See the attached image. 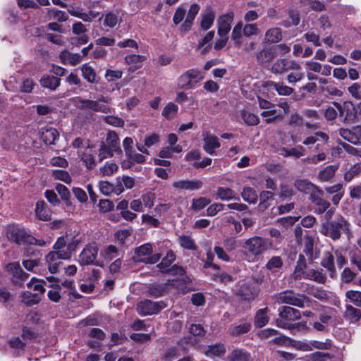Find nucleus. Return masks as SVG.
<instances>
[{
    "label": "nucleus",
    "instance_id": "1",
    "mask_svg": "<svg viewBox=\"0 0 361 361\" xmlns=\"http://www.w3.org/2000/svg\"><path fill=\"white\" fill-rule=\"evenodd\" d=\"M320 233L334 241L339 240L342 235L350 239L352 236L351 225L343 216L339 215L333 220L323 223Z\"/></svg>",
    "mask_w": 361,
    "mask_h": 361
},
{
    "label": "nucleus",
    "instance_id": "2",
    "mask_svg": "<svg viewBox=\"0 0 361 361\" xmlns=\"http://www.w3.org/2000/svg\"><path fill=\"white\" fill-rule=\"evenodd\" d=\"M7 238L13 243L18 245H32L39 247H44L47 243L43 239H36L31 234L27 233L24 227L19 225H11L7 229Z\"/></svg>",
    "mask_w": 361,
    "mask_h": 361
},
{
    "label": "nucleus",
    "instance_id": "3",
    "mask_svg": "<svg viewBox=\"0 0 361 361\" xmlns=\"http://www.w3.org/2000/svg\"><path fill=\"white\" fill-rule=\"evenodd\" d=\"M301 314L299 310L290 306H283L279 312V317L276 320L278 327L290 329L294 328L291 322L299 319Z\"/></svg>",
    "mask_w": 361,
    "mask_h": 361
},
{
    "label": "nucleus",
    "instance_id": "4",
    "mask_svg": "<svg viewBox=\"0 0 361 361\" xmlns=\"http://www.w3.org/2000/svg\"><path fill=\"white\" fill-rule=\"evenodd\" d=\"M99 248L96 243L87 244L78 256V263L81 266L95 265L101 267L102 264L97 261Z\"/></svg>",
    "mask_w": 361,
    "mask_h": 361
},
{
    "label": "nucleus",
    "instance_id": "5",
    "mask_svg": "<svg viewBox=\"0 0 361 361\" xmlns=\"http://www.w3.org/2000/svg\"><path fill=\"white\" fill-rule=\"evenodd\" d=\"M274 299L279 304L286 303L298 307H304L305 300H308L305 295L296 294L292 290H286L276 294Z\"/></svg>",
    "mask_w": 361,
    "mask_h": 361
},
{
    "label": "nucleus",
    "instance_id": "6",
    "mask_svg": "<svg viewBox=\"0 0 361 361\" xmlns=\"http://www.w3.org/2000/svg\"><path fill=\"white\" fill-rule=\"evenodd\" d=\"M271 246V243L259 236L252 237L245 242L244 248L251 255L257 256L268 250Z\"/></svg>",
    "mask_w": 361,
    "mask_h": 361
},
{
    "label": "nucleus",
    "instance_id": "7",
    "mask_svg": "<svg viewBox=\"0 0 361 361\" xmlns=\"http://www.w3.org/2000/svg\"><path fill=\"white\" fill-rule=\"evenodd\" d=\"M203 76L197 69H190L183 73L178 78V85L184 90H190L195 87V84L202 80Z\"/></svg>",
    "mask_w": 361,
    "mask_h": 361
},
{
    "label": "nucleus",
    "instance_id": "8",
    "mask_svg": "<svg viewBox=\"0 0 361 361\" xmlns=\"http://www.w3.org/2000/svg\"><path fill=\"white\" fill-rule=\"evenodd\" d=\"M166 305L164 302H153L149 300L140 301L137 305V311L141 316L157 314L164 309Z\"/></svg>",
    "mask_w": 361,
    "mask_h": 361
},
{
    "label": "nucleus",
    "instance_id": "9",
    "mask_svg": "<svg viewBox=\"0 0 361 361\" xmlns=\"http://www.w3.org/2000/svg\"><path fill=\"white\" fill-rule=\"evenodd\" d=\"M334 106L338 110L339 116L343 118L344 123H351L356 118V110L353 104L350 102H345L343 104L333 102Z\"/></svg>",
    "mask_w": 361,
    "mask_h": 361
},
{
    "label": "nucleus",
    "instance_id": "10",
    "mask_svg": "<svg viewBox=\"0 0 361 361\" xmlns=\"http://www.w3.org/2000/svg\"><path fill=\"white\" fill-rule=\"evenodd\" d=\"M234 13L233 11L220 16L217 19V33L221 37H225L231 30V25L233 20Z\"/></svg>",
    "mask_w": 361,
    "mask_h": 361
},
{
    "label": "nucleus",
    "instance_id": "11",
    "mask_svg": "<svg viewBox=\"0 0 361 361\" xmlns=\"http://www.w3.org/2000/svg\"><path fill=\"white\" fill-rule=\"evenodd\" d=\"M202 185V181L198 179L179 180L173 183V188L186 190H197L200 189Z\"/></svg>",
    "mask_w": 361,
    "mask_h": 361
},
{
    "label": "nucleus",
    "instance_id": "12",
    "mask_svg": "<svg viewBox=\"0 0 361 361\" xmlns=\"http://www.w3.org/2000/svg\"><path fill=\"white\" fill-rule=\"evenodd\" d=\"M215 11L210 6H207L201 13L200 27L203 30H209L214 24Z\"/></svg>",
    "mask_w": 361,
    "mask_h": 361
},
{
    "label": "nucleus",
    "instance_id": "13",
    "mask_svg": "<svg viewBox=\"0 0 361 361\" xmlns=\"http://www.w3.org/2000/svg\"><path fill=\"white\" fill-rule=\"evenodd\" d=\"M199 4L195 3L192 4L187 13L186 18L183 23L180 25V30L181 32H188L191 29L193 20L200 11Z\"/></svg>",
    "mask_w": 361,
    "mask_h": 361
},
{
    "label": "nucleus",
    "instance_id": "14",
    "mask_svg": "<svg viewBox=\"0 0 361 361\" xmlns=\"http://www.w3.org/2000/svg\"><path fill=\"white\" fill-rule=\"evenodd\" d=\"M99 21L102 23L104 27L113 28L121 23V18L118 16V13L107 11L99 17Z\"/></svg>",
    "mask_w": 361,
    "mask_h": 361
},
{
    "label": "nucleus",
    "instance_id": "15",
    "mask_svg": "<svg viewBox=\"0 0 361 361\" xmlns=\"http://www.w3.org/2000/svg\"><path fill=\"white\" fill-rule=\"evenodd\" d=\"M322 195L321 190H317V193L312 192L310 195V200L317 207L316 212L319 214H323L330 207V203L321 197Z\"/></svg>",
    "mask_w": 361,
    "mask_h": 361
},
{
    "label": "nucleus",
    "instance_id": "16",
    "mask_svg": "<svg viewBox=\"0 0 361 361\" xmlns=\"http://www.w3.org/2000/svg\"><path fill=\"white\" fill-rule=\"evenodd\" d=\"M60 259H63L59 252H49L46 256V261L48 264V269L52 274L56 273L59 271L60 265L62 262Z\"/></svg>",
    "mask_w": 361,
    "mask_h": 361
},
{
    "label": "nucleus",
    "instance_id": "17",
    "mask_svg": "<svg viewBox=\"0 0 361 361\" xmlns=\"http://www.w3.org/2000/svg\"><path fill=\"white\" fill-rule=\"evenodd\" d=\"M72 102L79 109L90 110L96 112L99 101L83 99L80 97H76L72 99Z\"/></svg>",
    "mask_w": 361,
    "mask_h": 361
},
{
    "label": "nucleus",
    "instance_id": "18",
    "mask_svg": "<svg viewBox=\"0 0 361 361\" xmlns=\"http://www.w3.org/2000/svg\"><path fill=\"white\" fill-rule=\"evenodd\" d=\"M275 57V52L271 47H264L256 53V60L259 65L269 63Z\"/></svg>",
    "mask_w": 361,
    "mask_h": 361
},
{
    "label": "nucleus",
    "instance_id": "19",
    "mask_svg": "<svg viewBox=\"0 0 361 361\" xmlns=\"http://www.w3.org/2000/svg\"><path fill=\"white\" fill-rule=\"evenodd\" d=\"M203 141V148L209 154H214L215 149L219 148L221 146L218 137L214 135H207L204 137Z\"/></svg>",
    "mask_w": 361,
    "mask_h": 361
},
{
    "label": "nucleus",
    "instance_id": "20",
    "mask_svg": "<svg viewBox=\"0 0 361 361\" xmlns=\"http://www.w3.org/2000/svg\"><path fill=\"white\" fill-rule=\"evenodd\" d=\"M6 269L9 271L14 278L25 281L29 276L28 274L25 273L20 267L19 262H13L6 265Z\"/></svg>",
    "mask_w": 361,
    "mask_h": 361
},
{
    "label": "nucleus",
    "instance_id": "21",
    "mask_svg": "<svg viewBox=\"0 0 361 361\" xmlns=\"http://www.w3.org/2000/svg\"><path fill=\"white\" fill-rule=\"evenodd\" d=\"M257 293L252 288L246 283L242 284L236 291V295L243 300L250 301L253 300Z\"/></svg>",
    "mask_w": 361,
    "mask_h": 361
},
{
    "label": "nucleus",
    "instance_id": "22",
    "mask_svg": "<svg viewBox=\"0 0 361 361\" xmlns=\"http://www.w3.org/2000/svg\"><path fill=\"white\" fill-rule=\"evenodd\" d=\"M61 61L64 63H69L71 66H75L82 60V56L79 54H73L67 50L61 52L59 55Z\"/></svg>",
    "mask_w": 361,
    "mask_h": 361
},
{
    "label": "nucleus",
    "instance_id": "23",
    "mask_svg": "<svg viewBox=\"0 0 361 361\" xmlns=\"http://www.w3.org/2000/svg\"><path fill=\"white\" fill-rule=\"evenodd\" d=\"M268 312L269 309L267 307L259 309L257 311L254 319V325L256 328H262L269 322Z\"/></svg>",
    "mask_w": 361,
    "mask_h": 361
},
{
    "label": "nucleus",
    "instance_id": "24",
    "mask_svg": "<svg viewBox=\"0 0 361 361\" xmlns=\"http://www.w3.org/2000/svg\"><path fill=\"white\" fill-rule=\"evenodd\" d=\"M343 317L351 323H355L361 318V311L351 305H346Z\"/></svg>",
    "mask_w": 361,
    "mask_h": 361
},
{
    "label": "nucleus",
    "instance_id": "25",
    "mask_svg": "<svg viewBox=\"0 0 361 361\" xmlns=\"http://www.w3.org/2000/svg\"><path fill=\"white\" fill-rule=\"evenodd\" d=\"M282 39L281 30L273 27L267 30L264 34V41L267 43H277Z\"/></svg>",
    "mask_w": 361,
    "mask_h": 361
},
{
    "label": "nucleus",
    "instance_id": "26",
    "mask_svg": "<svg viewBox=\"0 0 361 361\" xmlns=\"http://www.w3.org/2000/svg\"><path fill=\"white\" fill-rule=\"evenodd\" d=\"M216 195L220 200L224 201L240 200L235 192L229 188L218 187L216 190Z\"/></svg>",
    "mask_w": 361,
    "mask_h": 361
},
{
    "label": "nucleus",
    "instance_id": "27",
    "mask_svg": "<svg viewBox=\"0 0 361 361\" xmlns=\"http://www.w3.org/2000/svg\"><path fill=\"white\" fill-rule=\"evenodd\" d=\"M59 136L56 129L54 128H47L42 129V139L47 145H53L54 141Z\"/></svg>",
    "mask_w": 361,
    "mask_h": 361
},
{
    "label": "nucleus",
    "instance_id": "28",
    "mask_svg": "<svg viewBox=\"0 0 361 361\" xmlns=\"http://www.w3.org/2000/svg\"><path fill=\"white\" fill-rule=\"evenodd\" d=\"M322 140L324 142H327L329 140V135L322 131H317L313 135L306 137L302 144L305 146H309L315 144L317 141Z\"/></svg>",
    "mask_w": 361,
    "mask_h": 361
},
{
    "label": "nucleus",
    "instance_id": "29",
    "mask_svg": "<svg viewBox=\"0 0 361 361\" xmlns=\"http://www.w3.org/2000/svg\"><path fill=\"white\" fill-rule=\"evenodd\" d=\"M267 85L275 90L279 95L289 96L293 92V88L283 85V82H276L274 81H269Z\"/></svg>",
    "mask_w": 361,
    "mask_h": 361
},
{
    "label": "nucleus",
    "instance_id": "30",
    "mask_svg": "<svg viewBox=\"0 0 361 361\" xmlns=\"http://www.w3.org/2000/svg\"><path fill=\"white\" fill-rule=\"evenodd\" d=\"M44 201H38L36 204L35 213L39 219L42 221H49L51 219V212L45 207Z\"/></svg>",
    "mask_w": 361,
    "mask_h": 361
},
{
    "label": "nucleus",
    "instance_id": "31",
    "mask_svg": "<svg viewBox=\"0 0 361 361\" xmlns=\"http://www.w3.org/2000/svg\"><path fill=\"white\" fill-rule=\"evenodd\" d=\"M338 169V165L337 164L327 166L319 171L318 178L323 182L328 181L334 176Z\"/></svg>",
    "mask_w": 361,
    "mask_h": 361
},
{
    "label": "nucleus",
    "instance_id": "32",
    "mask_svg": "<svg viewBox=\"0 0 361 361\" xmlns=\"http://www.w3.org/2000/svg\"><path fill=\"white\" fill-rule=\"evenodd\" d=\"M322 265L330 272V276L333 278L335 275L336 269L334 266V256L331 252H326L324 254Z\"/></svg>",
    "mask_w": 361,
    "mask_h": 361
},
{
    "label": "nucleus",
    "instance_id": "33",
    "mask_svg": "<svg viewBox=\"0 0 361 361\" xmlns=\"http://www.w3.org/2000/svg\"><path fill=\"white\" fill-rule=\"evenodd\" d=\"M229 361H250V355L243 349H234L228 356Z\"/></svg>",
    "mask_w": 361,
    "mask_h": 361
},
{
    "label": "nucleus",
    "instance_id": "34",
    "mask_svg": "<svg viewBox=\"0 0 361 361\" xmlns=\"http://www.w3.org/2000/svg\"><path fill=\"white\" fill-rule=\"evenodd\" d=\"M205 355L207 357H222L226 353V348L221 343H217L208 346L207 350L205 351Z\"/></svg>",
    "mask_w": 361,
    "mask_h": 361
},
{
    "label": "nucleus",
    "instance_id": "35",
    "mask_svg": "<svg viewBox=\"0 0 361 361\" xmlns=\"http://www.w3.org/2000/svg\"><path fill=\"white\" fill-rule=\"evenodd\" d=\"M106 141L108 145L107 146L111 149H114V152L118 153L121 152L118 136L114 131H109L107 133Z\"/></svg>",
    "mask_w": 361,
    "mask_h": 361
},
{
    "label": "nucleus",
    "instance_id": "36",
    "mask_svg": "<svg viewBox=\"0 0 361 361\" xmlns=\"http://www.w3.org/2000/svg\"><path fill=\"white\" fill-rule=\"evenodd\" d=\"M251 324L244 322L238 325L232 326L229 328V334L233 336H238L247 333L251 329Z\"/></svg>",
    "mask_w": 361,
    "mask_h": 361
},
{
    "label": "nucleus",
    "instance_id": "37",
    "mask_svg": "<svg viewBox=\"0 0 361 361\" xmlns=\"http://www.w3.org/2000/svg\"><path fill=\"white\" fill-rule=\"evenodd\" d=\"M144 59V56L137 54H130L125 57L126 63L131 66L130 70L133 71L141 67Z\"/></svg>",
    "mask_w": 361,
    "mask_h": 361
},
{
    "label": "nucleus",
    "instance_id": "38",
    "mask_svg": "<svg viewBox=\"0 0 361 361\" xmlns=\"http://www.w3.org/2000/svg\"><path fill=\"white\" fill-rule=\"evenodd\" d=\"M21 300L27 306L38 304L40 301L39 293H32L30 291H25L21 293Z\"/></svg>",
    "mask_w": 361,
    "mask_h": 361
},
{
    "label": "nucleus",
    "instance_id": "39",
    "mask_svg": "<svg viewBox=\"0 0 361 361\" xmlns=\"http://www.w3.org/2000/svg\"><path fill=\"white\" fill-rule=\"evenodd\" d=\"M82 77L89 82H96V73L94 69L89 64L85 63L81 68Z\"/></svg>",
    "mask_w": 361,
    "mask_h": 361
},
{
    "label": "nucleus",
    "instance_id": "40",
    "mask_svg": "<svg viewBox=\"0 0 361 361\" xmlns=\"http://www.w3.org/2000/svg\"><path fill=\"white\" fill-rule=\"evenodd\" d=\"M40 84L44 87L54 90L59 86L60 79L54 76L47 75L40 80Z\"/></svg>",
    "mask_w": 361,
    "mask_h": 361
},
{
    "label": "nucleus",
    "instance_id": "41",
    "mask_svg": "<svg viewBox=\"0 0 361 361\" xmlns=\"http://www.w3.org/2000/svg\"><path fill=\"white\" fill-rule=\"evenodd\" d=\"M326 154L324 152H319L317 154H314L310 157H307L301 160L302 164L305 166L309 165H317L319 162L323 161L326 159Z\"/></svg>",
    "mask_w": 361,
    "mask_h": 361
},
{
    "label": "nucleus",
    "instance_id": "42",
    "mask_svg": "<svg viewBox=\"0 0 361 361\" xmlns=\"http://www.w3.org/2000/svg\"><path fill=\"white\" fill-rule=\"evenodd\" d=\"M241 196L244 201L250 204L256 203L258 198L256 191L251 187L243 188Z\"/></svg>",
    "mask_w": 361,
    "mask_h": 361
},
{
    "label": "nucleus",
    "instance_id": "43",
    "mask_svg": "<svg viewBox=\"0 0 361 361\" xmlns=\"http://www.w3.org/2000/svg\"><path fill=\"white\" fill-rule=\"evenodd\" d=\"M175 259V255L173 253V252L169 251L167 252L166 255L163 258L161 262L157 265V267H159L161 272L168 273L169 270V267L174 262Z\"/></svg>",
    "mask_w": 361,
    "mask_h": 361
},
{
    "label": "nucleus",
    "instance_id": "44",
    "mask_svg": "<svg viewBox=\"0 0 361 361\" xmlns=\"http://www.w3.org/2000/svg\"><path fill=\"white\" fill-rule=\"evenodd\" d=\"M306 268V259L302 255H300L297 261V264L295 267L294 272L293 274L295 279H300L302 276H304V269Z\"/></svg>",
    "mask_w": 361,
    "mask_h": 361
},
{
    "label": "nucleus",
    "instance_id": "45",
    "mask_svg": "<svg viewBox=\"0 0 361 361\" xmlns=\"http://www.w3.org/2000/svg\"><path fill=\"white\" fill-rule=\"evenodd\" d=\"M79 243L78 240H70L69 237L68 236V242L66 243V251H61V256L63 257V259H69L72 256V253L76 250V247Z\"/></svg>",
    "mask_w": 361,
    "mask_h": 361
},
{
    "label": "nucleus",
    "instance_id": "46",
    "mask_svg": "<svg viewBox=\"0 0 361 361\" xmlns=\"http://www.w3.org/2000/svg\"><path fill=\"white\" fill-rule=\"evenodd\" d=\"M304 278L314 280L318 283H324L326 281L325 275L320 271L310 269L304 273Z\"/></svg>",
    "mask_w": 361,
    "mask_h": 361
},
{
    "label": "nucleus",
    "instance_id": "47",
    "mask_svg": "<svg viewBox=\"0 0 361 361\" xmlns=\"http://www.w3.org/2000/svg\"><path fill=\"white\" fill-rule=\"evenodd\" d=\"M273 193L269 191H263L260 193L259 208L262 211L267 209L270 205L269 202L273 200Z\"/></svg>",
    "mask_w": 361,
    "mask_h": 361
},
{
    "label": "nucleus",
    "instance_id": "48",
    "mask_svg": "<svg viewBox=\"0 0 361 361\" xmlns=\"http://www.w3.org/2000/svg\"><path fill=\"white\" fill-rule=\"evenodd\" d=\"M178 242L181 247L190 250H196L197 247L195 240L189 235H183L179 236Z\"/></svg>",
    "mask_w": 361,
    "mask_h": 361
},
{
    "label": "nucleus",
    "instance_id": "49",
    "mask_svg": "<svg viewBox=\"0 0 361 361\" xmlns=\"http://www.w3.org/2000/svg\"><path fill=\"white\" fill-rule=\"evenodd\" d=\"M178 111V106L174 103H168L162 111V115L170 120L176 117Z\"/></svg>",
    "mask_w": 361,
    "mask_h": 361
},
{
    "label": "nucleus",
    "instance_id": "50",
    "mask_svg": "<svg viewBox=\"0 0 361 361\" xmlns=\"http://www.w3.org/2000/svg\"><path fill=\"white\" fill-rule=\"evenodd\" d=\"M44 283L45 282L44 281L32 278L30 281L27 283V286L29 288L36 291V293H39V295H42L45 291V288L44 287Z\"/></svg>",
    "mask_w": 361,
    "mask_h": 361
},
{
    "label": "nucleus",
    "instance_id": "51",
    "mask_svg": "<svg viewBox=\"0 0 361 361\" xmlns=\"http://www.w3.org/2000/svg\"><path fill=\"white\" fill-rule=\"evenodd\" d=\"M241 116L244 122L247 126H256L259 122V117L257 115L249 111H243L241 112Z\"/></svg>",
    "mask_w": 361,
    "mask_h": 361
},
{
    "label": "nucleus",
    "instance_id": "52",
    "mask_svg": "<svg viewBox=\"0 0 361 361\" xmlns=\"http://www.w3.org/2000/svg\"><path fill=\"white\" fill-rule=\"evenodd\" d=\"M211 200L207 197H199L192 200L191 209L195 211H200L210 204Z\"/></svg>",
    "mask_w": 361,
    "mask_h": 361
},
{
    "label": "nucleus",
    "instance_id": "53",
    "mask_svg": "<svg viewBox=\"0 0 361 361\" xmlns=\"http://www.w3.org/2000/svg\"><path fill=\"white\" fill-rule=\"evenodd\" d=\"M166 291V287L162 284H152L148 289L149 296L158 298L164 295Z\"/></svg>",
    "mask_w": 361,
    "mask_h": 361
},
{
    "label": "nucleus",
    "instance_id": "54",
    "mask_svg": "<svg viewBox=\"0 0 361 361\" xmlns=\"http://www.w3.org/2000/svg\"><path fill=\"white\" fill-rule=\"evenodd\" d=\"M353 128L350 130L348 128H340L338 130L339 135L345 140L353 143V144H357V140L356 139V137L355 136Z\"/></svg>",
    "mask_w": 361,
    "mask_h": 361
},
{
    "label": "nucleus",
    "instance_id": "55",
    "mask_svg": "<svg viewBox=\"0 0 361 361\" xmlns=\"http://www.w3.org/2000/svg\"><path fill=\"white\" fill-rule=\"evenodd\" d=\"M286 59H277L271 67V72L274 74H283L286 73Z\"/></svg>",
    "mask_w": 361,
    "mask_h": 361
},
{
    "label": "nucleus",
    "instance_id": "56",
    "mask_svg": "<svg viewBox=\"0 0 361 361\" xmlns=\"http://www.w3.org/2000/svg\"><path fill=\"white\" fill-rule=\"evenodd\" d=\"M361 172V163L354 164L350 169L344 174V180L350 182L353 178Z\"/></svg>",
    "mask_w": 361,
    "mask_h": 361
},
{
    "label": "nucleus",
    "instance_id": "57",
    "mask_svg": "<svg viewBox=\"0 0 361 361\" xmlns=\"http://www.w3.org/2000/svg\"><path fill=\"white\" fill-rule=\"evenodd\" d=\"M118 169L115 163L107 162L104 166L99 169L100 173L104 176H110L113 175Z\"/></svg>",
    "mask_w": 361,
    "mask_h": 361
},
{
    "label": "nucleus",
    "instance_id": "58",
    "mask_svg": "<svg viewBox=\"0 0 361 361\" xmlns=\"http://www.w3.org/2000/svg\"><path fill=\"white\" fill-rule=\"evenodd\" d=\"M345 296L356 306L361 307V292L353 290H348L345 293Z\"/></svg>",
    "mask_w": 361,
    "mask_h": 361
},
{
    "label": "nucleus",
    "instance_id": "59",
    "mask_svg": "<svg viewBox=\"0 0 361 361\" xmlns=\"http://www.w3.org/2000/svg\"><path fill=\"white\" fill-rule=\"evenodd\" d=\"M243 31V23L241 22L238 23L233 27L231 33V37L235 41V44L240 45L241 42V36Z\"/></svg>",
    "mask_w": 361,
    "mask_h": 361
},
{
    "label": "nucleus",
    "instance_id": "60",
    "mask_svg": "<svg viewBox=\"0 0 361 361\" xmlns=\"http://www.w3.org/2000/svg\"><path fill=\"white\" fill-rule=\"evenodd\" d=\"M259 32V30L255 23H248L243 27V35L248 37L252 35H257Z\"/></svg>",
    "mask_w": 361,
    "mask_h": 361
},
{
    "label": "nucleus",
    "instance_id": "61",
    "mask_svg": "<svg viewBox=\"0 0 361 361\" xmlns=\"http://www.w3.org/2000/svg\"><path fill=\"white\" fill-rule=\"evenodd\" d=\"M80 159L88 169H92L96 165L94 156L90 152L87 151L82 152L80 154Z\"/></svg>",
    "mask_w": 361,
    "mask_h": 361
},
{
    "label": "nucleus",
    "instance_id": "62",
    "mask_svg": "<svg viewBox=\"0 0 361 361\" xmlns=\"http://www.w3.org/2000/svg\"><path fill=\"white\" fill-rule=\"evenodd\" d=\"M68 242V235L59 237L54 245V251L50 252H61L66 251V243Z\"/></svg>",
    "mask_w": 361,
    "mask_h": 361
},
{
    "label": "nucleus",
    "instance_id": "63",
    "mask_svg": "<svg viewBox=\"0 0 361 361\" xmlns=\"http://www.w3.org/2000/svg\"><path fill=\"white\" fill-rule=\"evenodd\" d=\"M152 252L151 244L146 243L135 249V254L137 257H146Z\"/></svg>",
    "mask_w": 361,
    "mask_h": 361
},
{
    "label": "nucleus",
    "instance_id": "64",
    "mask_svg": "<svg viewBox=\"0 0 361 361\" xmlns=\"http://www.w3.org/2000/svg\"><path fill=\"white\" fill-rule=\"evenodd\" d=\"M114 149H111L110 147H109L107 145L103 144L101 145L99 149V161H102L104 159H106L108 157H113Z\"/></svg>",
    "mask_w": 361,
    "mask_h": 361
}]
</instances>
